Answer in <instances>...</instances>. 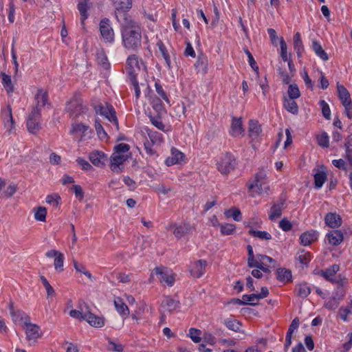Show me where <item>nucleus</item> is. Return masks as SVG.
Here are the masks:
<instances>
[{
	"label": "nucleus",
	"mask_w": 352,
	"mask_h": 352,
	"mask_svg": "<svg viewBox=\"0 0 352 352\" xmlns=\"http://www.w3.org/2000/svg\"><path fill=\"white\" fill-rule=\"evenodd\" d=\"M120 23V32L123 47L131 51L137 52L142 48V28L132 16H125Z\"/></svg>",
	"instance_id": "nucleus-1"
},
{
	"label": "nucleus",
	"mask_w": 352,
	"mask_h": 352,
	"mask_svg": "<svg viewBox=\"0 0 352 352\" xmlns=\"http://www.w3.org/2000/svg\"><path fill=\"white\" fill-rule=\"evenodd\" d=\"M91 106L97 115L105 118L115 126L116 131L118 130V120L116 112L111 104L104 101L94 100L91 102Z\"/></svg>",
	"instance_id": "nucleus-2"
},
{
	"label": "nucleus",
	"mask_w": 352,
	"mask_h": 352,
	"mask_svg": "<svg viewBox=\"0 0 352 352\" xmlns=\"http://www.w3.org/2000/svg\"><path fill=\"white\" fill-rule=\"evenodd\" d=\"M267 175L264 170H261L255 175L254 182L249 186L250 190L257 194L268 192L269 186L266 183Z\"/></svg>",
	"instance_id": "nucleus-3"
},
{
	"label": "nucleus",
	"mask_w": 352,
	"mask_h": 352,
	"mask_svg": "<svg viewBox=\"0 0 352 352\" xmlns=\"http://www.w3.org/2000/svg\"><path fill=\"white\" fill-rule=\"evenodd\" d=\"M115 8V16L119 21H124L125 16H131L127 12L132 7V0H111Z\"/></svg>",
	"instance_id": "nucleus-4"
},
{
	"label": "nucleus",
	"mask_w": 352,
	"mask_h": 352,
	"mask_svg": "<svg viewBox=\"0 0 352 352\" xmlns=\"http://www.w3.org/2000/svg\"><path fill=\"white\" fill-rule=\"evenodd\" d=\"M340 266L334 264L322 272V276L328 281L333 284L346 285L347 279L341 275H336L339 271Z\"/></svg>",
	"instance_id": "nucleus-5"
},
{
	"label": "nucleus",
	"mask_w": 352,
	"mask_h": 352,
	"mask_svg": "<svg viewBox=\"0 0 352 352\" xmlns=\"http://www.w3.org/2000/svg\"><path fill=\"white\" fill-rule=\"evenodd\" d=\"M236 166V159L230 153L223 155L217 163V168L223 175H227L233 170Z\"/></svg>",
	"instance_id": "nucleus-6"
},
{
	"label": "nucleus",
	"mask_w": 352,
	"mask_h": 352,
	"mask_svg": "<svg viewBox=\"0 0 352 352\" xmlns=\"http://www.w3.org/2000/svg\"><path fill=\"white\" fill-rule=\"evenodd\" d=\"M100 34L104 42L112 44L115 41V33L109 19H102L99 24Z\"/></svg>",
	"instance_id": "nucleus-7"
},
{
	"label": "nucleus",
	"mask_w": 352,
	"mask_h": 352,
	"mask_svg": "<svg viewBox=\"0 0 352 352\" xmlns=\"http://www.w3.org/2000/svg\"><path fill=\"white\" fill-rule=\"evenodd\" d=\"M167 230L172 231L175 236L180 239L188 234L192 232L195 228L189 223L182 224L170 223L166 227Z\"/></svg>",
	"instance_id": "nucleus-8"
},
{
	"label": "nucleus",
	"mask_w": 352,
	"mask_h": 352,
	"mask_svg": "<svg viewBox=\"0 0 352 352\" xmlns=\"http://www.w3.org/2000/svg\"><path fill=\"white\" fill-rule=\"evenodd\" d=\"M41 113L37 109H32L26 122L28 131L36 134L41 129Z\"/></svg>",
	"instance_id": "nucleus-9"
},
{
	"label": "nucleus",
	"mask_w": 352,
	"mask_h": 352,
	"mask_svg": "<svg viewBox=\"0 0 352 352\" xmlns=\"http://www.w3.org/2000/svg\"><path fill=\"white\" fill-rule=\"evenodd\" d=\"M1 118L3 120L4 128L10 134L15 129V123L12 117V108L10 105L1 111Z\"/></svg>",
	"instance_id": "nucleus-10"
},
{
	"label": "nucleus",
	"mask_w": 352,
	"mask_h": 352,
	"mask_svg": "<svg viewBox=\"0 0 352 352\" xmlns=\"http://www.w3.org/2000/svg\"><path fill=\"white\" fill-rule=\"evenodd\" d=\"M142 64L141 60L139 59L138 56L133 54L130 55L126 60V70L131 78H135L137 72L140 69V66Z\"/></svg>",
	"instance_id": "nucleus-11"
},
{
	"label": "nucleus",
	"mask_w": 352,
	"mask_h": 352,
	"mask_svg": "<svg viewBox=\"0 0 352 352\" xmlns=\"http://www.w3.org/2000/svg\"><path fill=\"white\" fill-rule=\"evenodd\" d=\"M23 329L25 331L26 338L29 342L34 343L42 336L40 327L30 322V321L23 326Z\"/></svg>",
	"instance_id": "nucleus-12"
},
{
	"label": "nucleus",
	"mask_w": 352,
	"mask_h": 352,
	"mask_svg": "<svg viewBox=\"0 0 352 352\" xmlns=\"http://www.w3.org/2000/svg\"><path fill=\"white\" fill-rule=\"evenodd\" d=\"M154 272L158 276V279L161 283H165L168 286H172L175 283V276L173 274L166 268L155 267Z\"/></svg>",
	"instance_id": "nucleus-13"
},
{
	"label": "nucleus",
	"mask_w": 352,
	"mask_h": 352,
	"mask_svg": "<svg viewBox=\"0 0 352 352\" xmlns=\"http://www.w3.org/2000/svg\"><path fill=\"white\" fill-rule=\"evenodd\" d=\"M207 263L205 260H198L190 263L189 272L194 278H200L206 272Z\"/></svg>",
	"instance_id": "nucleus-14"
},
{
	"label": "nucleus",
	"mask_w": 352,
	"mask_h": 352,
	"mask_svg": "<svg viewBox=\"0 0 352 352\" xmlns=\"http://www.w3.org/2000/svg\"><path fill=\"white\" fill-rule=\"evenodd\" d=\"M183 163H186L185 155L178 149L172 148L170 151V155L166 159L165 164L168 166H170L175 164H181Z\"/></svg>",
	"instance_id": "nucleus-15"
},
{
	"label": "nucleus",
	"mask_w": 352,
	"mask_h": 352,
	"mask_svg": "<svg viewBox=\"0 0 352 352\" xmlns=\"http://www.w3.org/2000/svg\"><path fill=\"white\" fill-rule=\"evenodd\" d=\"M126 160V155H120L113 153L111 157V170L114 173H121L122 171V166Z\"/></svg>",
	"instance_id": "nucleus-16"
},
{
	"label": "nucleus",
	"mask_w": 352,
	"mask_h": 352,
	"mask_svg": "<svg viewBox=\"0 0 352 352\" xmlns=\"http://www.w3.org/2000/svg\"><path fill=\"white\" fill-rule=\"evenodd\" d=\"M344 236L342 230L334 229L326 234V239L333 246L340 245L344 241Z\"/></svg>",
	"instance_id": "nucleus-17"
},
{
	"label": "nucleus",
	"mask_w": 352,
	"mask_h": 352,
	"mask_svg": "<svg viewBox=\"0 0 352 352\" xmlns=\"http://www.w3.org/2000/svg\"><path fill=\"white\" fill-rule=\"evenodd\" d=\"M324 220L325 224L332 229H337L342 224L341 216L336 212L327 213Z\"/></svg>",
	"instance_id": "nucleus-18"
},
{
	"label": "nucleus",
	"mask_w": 352,
	"mask_h": 352,
	"mask_svg": "<svg viewBox=\"0 0 352 352\" xmlns=\"http://www.w3.org/2000/svg\"><path fill=\"white\" fill-rule=\"evenodd\" d=\"M179 300L172 298L170 296H166L162 302L161 308L164 312L171 313L179 307Z\"/></svg>",
	"instance_id": "nucleus-19"
},
{
	"label": "nucleus",
	"mask_w": 352,
	"mask_h": 352,
	"mask_svg": "<svg viewBox=\"0 0 352 352\" xmlns=\"http://www.w3.org/2000/svg\"><path fill=\"white\" fill-rule=\"evenodd\" d=\"M47 92L42 89L38 90L36 94L35 95V106L32 109H37L38 111L41 113V108L45 107L47 103Z\"/></svg>",
	"instance_id": "nucleus-20"
},
{
	"label": "nucleus",
	"mask_w": 352,
	"mask_h": 352,
	"mask_svg": "<svg viewBox=\"0 0 352 352\" xmlns=\"http://www.w3.org/2000/svg\"><path fill=\"white\" fill-rule=\"evenodd\" d=\"M91 163L98 167H102L107 160V156L102 151H94L90 153L89 156Z\"/></svg>",
	"instance_id": "nucleus-21"
},
{
	"label": "nucleus",
	"mask_w": 352,
	"mask_h": 352,
	"mask_svg": "<svg viewBox=\"0 0 352 352\" xmlns=\"http://www.w3.org/2000/svg\"><path fill=\"white\" fill-rule=\"evenodd\" d=\"M318 232L311 230L302 233L300 236V243L304 246L309 245L318 239Z\"/></svg>",
	"instance_id": "nucleus-22"
},
{
	"label": "nucleus",
	"mask_w": 352,
	"mask_h": 352,
	"mask_svg": "<svg viewBox=\"0 0 352 352\" xmlns=\"http://www.w3.org/2000/svg\"><path fill=\"white\" fill-rule=\"evenodd\" d=\"M85 320H86L90 325L94 327H102L104 325V318L93 314L87 311L85 314Z\"/></svg>",
	"instance_id": "nucleus-23"
},
{
	"label": "nucleus",
	"mask_w": 352,
	"mask_h": 352,
	"mask_svg": "<svg viewBox=\"0 0 352 352\" xmlns=\"http://www.w3.org/2000/svg\"><path fill=\"white\" fill-rule=\"evenodd\" d=\"M10 314L14 322L23 323V326L30 321V317L25 312L21 310L14 311L12 307Z\"/></svg>",
	"instance_id": "nucleus-24"
},
{
	"label": "nucleus",
	"mask_w": 352,
	"mask_h": 352,
	"mask_svg": "<svg viewBox=\"0 0 352 352\" xmlns=\"http://www.w3.org/2000/svg\"><path fill=\"white\" fill-rule=\"evenodd\" d=\"M284 204V199H280L278 203L273 204L269 213V219L270 220L273 221L281 216Z\"/></svg>",
	"instance_id": "nucleus-25"
},
{
	"label": "nucleus",
	"mask_w": 352,
	"mask_h": 352,
	"mask_svg": "<svg viewBox=\"0 0 352 352\" xmlns=\"http://www.w3.org/2000/svg\"><path fill=\"white\" fill-rule=\"evenodd\" d=\"M90 8L89 0H80L78 3V10L81 16V24L85 25V21L88 18L87 10Z\"/></svg>",
	"instance_id": "nucleus-26"
},
{
	"label": "nucleus",
	"mask_w": 352,
	"mask_h": 352,
	"mask_svg": "<svg viewBox=\"0 0 352 352\" xmlns=\"http://www.w3.org/2000/svg\"><path fill=\"white\" fill-rule=\"evenodd\" d=\"M114 305L116 311L122 316L126 317L129 314V309L121 298H116L114 299Z\"/></svg>",
	"instance_id": "nucleus-27"
},
{
	"label": "nucleus",
	"mask_w": 352,
	"mask_h": 352,
	"mask_svg": "<svg viewBox=\"0 0 352 352\" xmlns=\"http://www.w3.org/2000/svg\"><path fill=\"white\" fill-rule=\"evenodd\" d=\"M243 129L242 127V121L241 118L232 119L231 124L230 134L232 136L236 137L241 135L243 133Z\"/></svg>",
	"instance_id": "nucleus-28"
},
{
	"label": "nucleus",
	"mask_w": 352,
	"mask_h": 352,
	"mask_svg": "<svg viewBox=\"0 0 352 352\" xmlns=\"http://www.w3.org/2000/svg\"><path fill=\"white\" fill-rule=\"evenodd\" d=\"M294 100L285 96L283 98V107L289 113L296 115L298 113V106Z\"/></svg>",
	"instance_id": "nucleus-29"
},
{
	"label": "nucleus",
	"mask_w": 352,
	"mask_h": 352,
	"mask_svg": "<svg viewBox=\"0 0 352 352\" xmlns=\"http://www.w3.org/2000/svg\"><path fill=\"white\" fill-rule=\"evenodd\" d=\"M261 133V128L260 124L257 121L250 120L249 122V135L252 139L254 140L258 137L259 134Z\"/></svg>",
	"instance_id": "nucleus-30"
},
{
	"label": "nucleus",
	"mask_w": 352,
	"mask_h": 352,
	"mask_svg": "<svg viewBox=\"0 0 352 352\" xmlns=\"http://www.w3.org/2000/svg\"><path fill=\"white\" fill-rule=\"evenodd\" d=\"M277 279L284 283L292 280V272L285 268H279L276 271Z\"/></svg>",
	"instance_id": "nucleus-31"
},
{
	"label": "nucleus",
	"mask_w": 352,
	"mask_h": 352,
	"mask_svg": "<svg viewBox=\"0 0 352 352\" xmlns=\"http://www.w3.org/2000/svg\"><path fill=\"white\" fill-rule=\"evenodd\" d=\"M151 142L153 144H161L164 142L163 135L157 131H153L149 129H146Z\"/></svg>",
	"instance_id": "nucleus-32"
},
{
	"label": "nucleus",
	"mask_w": 352,
	"mask_h": 352,
	"mask_svg": "<svg viewBox=\"0 0 352 352\" xmlns=\"http://www.w3.org/2000/svg\"><path fill=\"white\" fill-rule=\"evenodd\" d=\"M294 47L297 53L298 57H300L304 51V47L299 32H296L294 36Z\"/></svg>",
	"instance_id": "nucleus-33"
},
{
	"label": "nucleus",
	"mask_w": 352,
	"mask_h": 352,
	"mask_svg": "<svg viewBox=\"0 0 352 352\" xmlns=\"http://www.w3.org/2000/svg\"><path fill=\"white\" fill-rule=\"evenodd\" d=\"M312 49L316 54L322 60L326 61L329 59V56L325 51L322 49L321 45L316 41L312 42Z\"/></svg>",
	"instance_id": "nucleus-34"
},
{
	"label": "nucleus",
	"mask_w": 352,
	"mask_h": 352,
	"mask_svg": "<svg viewBox=\"0 0 352 352\" xmlns=\"http://www.w3.org/2000/svg\"><path fill=\"white\" fill-rule=\"evenodd\" d=\"M198 72L206 73L208 70V58L204 56H199L195 64Z\"/></svg>",
	"instance_id": "nucleus-35"
},
{
	"label": "nucleus",
	"mask_w": 352,
	"mask_h": 352,
	"mask_svg": "<svg viewBox=\"0 0 352 352\" xmlns=\"http://www.w3.org/2000/svg\"><path fill=\"white\" fill-rule=\"evenodd\" d=\"M295 291L298 296L303 298H306L311 293V289L307 283L297 285Z\"/></svg>",
	"instance_id": "nucleus-36"
},
{
	"label": "nucleus",
	"mask_w": 352,
	"mask_h": 352,
	"mask_svg": "<svg viewBox=\"0 0 352 352\" xmlns=\"http://www.w3.org/2000/svg\"><path fill=\"white\" fill-rule=\"evenodd\" d=\"M157 46L158 47L159 51L160 52L162 57L164 58L167 67L168 68H170V58L168 53L166 46L161 40L157 41Z\"/></svg>",
	"instance_id": "nucleus-37"
},
{
	"label": "nucleus",
	"mask_w": 352,
	"mask_h": 352,
	"mask_svg": "<svg viewBox=\"0 0 352 352\" xmlns=\"http://www.w3.org/2000/svg\"><path fill=\"white\" fill-rule=\"evenodd\" d=\"M296 258L302 265L307 266L311 260V254L310 252L302 250L298 252Z\"/></svg>",
	"instance_id": "nucleus-38"
},
{
	"label": "nucleus",
	"mask_w": 352,
	"mask_h": 352,
	"mask_svg": "<svg viewBox=\"0 0 352 352\" xmlns=\"http://www.w3.org/2000/svg\"><path fill=\"white\" fill-rule=\"evenodd\" d=\"M337 287L333 292V297L339 302L344 298L346 295L345 285L336 284Z\"/></svg>",
	"instance_id": "nucleus-39"
},
{
	"label": "nucleus",
	"mask_w": 352,
	"mask_h": 352,
	"mask_svg": "<svg viewBox=\"0 0 352 352\" xmlns=\"http://www.w3.org/2000/svg\"><path fill=\"white\" fill-rule=\"evenodd\" d=\"M327 179L325 172L320 171L314 175V183L317 188H321Z\"/></svg>",
	"instance_id": "nucleus-40"
},
{
	"label": "nucleus",
	"mask_w": 352,
	"mask_h": 352,
	"mask_svg": "<svg viewBox=\"0 0 352 352\" xmlns=\"http://www.w3.org/2000/svg\"><path fill=\"white\" fill-rule=\"evenodd\" d=\"M224 214L226 218H232L236 221H240L242 219L240 210L235 208L226 210Z\"/></svg>",
	"instance_id": "nucleus-41"
},
{
	"label": "nucleus",
	"mask_w": 352,
	"mask_h": 352,
	"mask_svg": "<svg viewBox=\"0 0 352 352\" xmlns=\"http://www.w3.org/2000/svg\"><path fill=\"white\" fill-rule=\"evenodd\" d=\"M248 233L250 235L261 239L270 240L272 239V235L266 231L250 230Z\"/></svg>",
	"instance_id": "nucleus-42"
},
{
	"label": "nucleus",
	"mask_w": 352,
	"mask_h": 352,
	"mask_svg": "<svg viewBox=\"0 0 352 352\" xmlns=\"http://www.w3.org/2000/svg\"><path fill=\"white\" fill-rule=\"evenodd\" d=\"M224 324L230 330L234 331H239L241 327L240 322L236 319H227Z\"/></svg>",
	"instance_id": "nucleus-43"
},
{
	"label": "nucleus",
	"mask_w": 352,
	"mask_h": 352,
	"mask_svg": "<svg viewBox=\"0 0 352 352\" xmlns=\"http://www.w3.org/2000/svg\"><path fill=\"white\" fill-rule=\"evenodd\" d=\"M288 97L289 99H297L300 96V92L298 87L296 84L290 85L287 90Z\"/></svg>",
	"instance_id": "nucleus-44"
},
{
	"label": "nucleus",
	"mask_w": 352,
	"mask_h": 352,
	"mask_svg": "<svg viewBox=\"0 0 352 352\" xmlns=\"http://www.w3.org/2000/svg\"><path fill=\"white\" fill-rule=\"evenodd\" d=\"M2 84L8 93H12L14 91V86L12 83L11 77L6 74H2Z\"/></svg>",
	"instance_id": "nucleus-45"
},
{
	"label": "nucleus",
	"mask_w": 352,
	"mask_h": 352,
	"mask_svg": "<svg viewBox=\"0 0 352 352\" xmlns=\"http://www.w3.org/2000/svg\"><path fill=\"white\" fill-rule=\"evenodd\" d=\"M95 129H96L97 135L100 140H104L107 138V133L104 131L103 126H102V124L98 119H96L95 120Z\"/></svg>",
	"instance_id": "nucleus-46"
},
{
	"label": "nucleus",
	"mask_w": 352,
	"mask_h": 352,
	"mask_svg": "<svg viewBox=\"0 0 352 352\" xmlns=\"http://www.w3.org/2000/svg\"><path fill=\"white\" fill-rule=\"evenodd\" d=\"M201 331L195 328H190L188 336L195 343H199L201 340Z\"/></svg>",
	"instance_id": "nucleus-47"
},
{
	"label": "nucleus",
	"mask_w": 352,
	"mask_h": 352,
	"mask_svg": "<svg viewBox=\"0 0 352 352\" xmlns=\"http://www.w3.org/2000/svg\"><path fill=\"white\" fill-rule=\"evenodd\" d=\"M220 229L221 234L230 235L235 231L236 226L234 224L225 223L221 225Z\"/></svg>",
	"instance_id": "nucleus-48"
},
{
	"label": "nucleus",
	"mask_w": 352,
	"mask_h": 352,
	"mask_svg": "<svg viewBox=\"0 0 352 352\" xmlns=\"http://www.w3.org/2000/svg\"><path fill=\"white\" fill-rule=\"evenodd\" d=\"M47 215V210L45 207L40 206L37 208L35 214L34 218L36 220L39 221H45Z\"/></svg>",
	"instance_id": "nucleus-49"
},
{
	"label": "nucleus",
	"mask_w": 352,
	"mask_h": 352,
	"mask_svg": "<svg viewBox=\"0 0 352 352\" xmlns=\"http://www.w3.org/2000/svg\"><path fill=\"white\" fill-rule=\"evenodd\" d=\"M242 299L244 300L245 304H250V305H257L256 302L254 301H258L260 300L258 297V295L256 294H244L242 296Z\"/></svg>",
	"instance_id": "nucleus-50"
},
{
	"label": "nucleus",
	"mask_w": 352,
	"mask_h": 352,
	"mask_svg": "<svg viewBox=\"0 0 352 352\" xmlns=\"http://www.w3.org/2000/svg\"><path fill=\"white\" fill-rule=\"evenodd\" d=\"M317 141L318 144L323 148H327L329 145V138L325 132L317 136Z\"/></svg>",
	"instance_id": "nucleus-51"
},
{
	"label": "nucleus",
	"mask_w": 352,
	"mask_h": 352,
	"mask_svg": "<svg viewBox=\"0 0 352 352\" xmlns=\"http://www.w3.org/2000/svg\"><path fill=\"white\" fill-rule=\"evenodd\" d=\"M60 197L57 194L49 195L46 197V202L54 208H57L59 205Z\"/></svg>",
	"instance_id": "nucleus-52"
},
{
	"label": "nucleus",
	"mask_w": 352,
	"mask_h": 352,
	"mask_svg": "<svg viewBox=\"0 0 352 352\" xmlns=\"http://www.w3.org/2000/svg\"><path fill=\"white\" fill-rule=\"evenodd\" d=\"M64 255L61 252L54 258V268L58 272L63 271Z\"/></svg>",
	"instance_id": "nucleus-53"
},
{
	"label": "nucleus",
	"mask_w": 352,
	"mask_h": 352,
	"mask_svg": "<svg viewBox=\"0 0 352 352\" xmlns=\"http://www.w3.org/2000/svg\"><path fill=\"white\" fill-rule=\"evenodd\" d=\"M320 107L322 109V116L327 119H331V110L329 104L324 100H320L319 102Z\"/></svg>",
	"instance_id": "nucleus-54"
},
{
	"label": "nucleus",
	"mask_w": 352,
	"mask_h": 352,
	"mask_svg": "<svg viewBox=\"0 0 352 352\" xmlns=\"http://www.w3.org/2000/svg\"><path fill=\"white\" fill-rule=\"evenodd\" d=\"M41 280L44 287L45 288L47 296L50 297V296H54L55 291L53 289V287L51 286V285L50 284V283L48 282L47 278L45 276H41Z\"/></svg>",
	"instance_id": "nucleus-55"
},
{
	"label": "nucleus",
	"mask_w": 352,
	"mask_h": 352,
	"mask_svg": "<svg viewBox=\"0 0 352 352\" xmlns=\"http://www.w3.org/2000/svg\"><path fill=\"white\" fill-rule=\"evenodd\" d=\"M337 89L340 100L351 98L349 92L343 85L338 83Z\"/></svg>",
	"instance_id": "nucleus-56"
},
{
	"label": "nucleus",
	"mask_w": 352,
	"mask_h": 352,
	"mask_svg": "<svg viewBox=\"0 0 352 352\" xmlns=\"http://www.w3.org/2000/svg\"><path fill=\"white\" fill-rule=\"evenodd\" d=\"M150 120L153 125H154L158 129L165 131V125L162 122V118L160 117H150Z\"/></svg>",
	"instance_id": "nucleus-57"
},
{
	"label": "nucleus",
	"mask_w": 352,
	"mask_h": 352,
	"mask_svg": "<svg viewBox=\"0 0 352 352\" xmlns=\"http://www.w3.org/2000/svg\"><path fill=\"white\" fill-rule=\"evenodd\" d=\"M130 149V146L127 144L120 143L115 146L114 153L120 155H125Z\"/></svg>",
	"instance_id": "nucleus-58"
},
{
	"label": "nucleus",
	"mask_w": 352,
	"mask_h": 352,
	"mask_svg": "<svg viewBox=\"0 0 352 352\" xmlns=\"http://www.w3.org/2000/svg\"><path fill=\"white\" fill-rule=\"evenodd\" d=\"M280 56L283 61H287L288 60V56H287V43L283 39V38H281L280 40Z\"/></svg>",
	"instance_id": "nucleus-59"
},
{
	"label": "nucleus",
	"mask_w": 352,
	"mask_h": 352,
	"mask_svg": "<svg viewBox=\"0 0 352 352\" xmlns=\"http://www.w3.org/2000/svg\"><path fill=\"white\" fill-rule=\"evenodd\" d=\"M351 314V309L346 307L342 306L338 310L339 316L344 322H347L349 320L348 316Z\"/></svg>",
	"instance_id": "nucleus-60"
},
{
	"label": "nucleus",
	"mask_w": 352,
	"mask_h": 352,
	"mask_svg": "<svg viewBox=\"0 0 352 352\" xmlns=\"http://www.w3.org/2000/svg\"><path fill=\"white\" fill-rule=\"evenodd\" d=\"M98 63L102 66L103 68L107 69L109 64L107 58L103 52L97 53Z\"/></svg>",
	"instance_id": "nucleus-61"
},
{
	"label": "nucleus",
	"mask_w": 352,
	"mask_h": 352,
	"mask_svg": "<svg viewBox=\"0 0 352 352\" xmlns=\"http://www.w3.org/2000/svg\"><path fill=\"white\" fill-rule=\"evenodd\" d=\"M339 302L332 296L329 300L324 302V307L329 310L336 309L338 305Z\"/></svg>",
	"instance_id": "nucleus-62"
},
{
	"label": "nucleus",
	"mask_w": 352,
	"mask_h": 352,
	"mask_svg": "<svg viewBox=\"0 0 352 352\" xmlns=\"http://www.w3.org/2000/svg\"><path fill=\"white\" fill-rule=\"evenodd\" d=\"M156 92L157 94L163 99L167 103H169V99L166 94V92L164 91L162 85L159 82H155V84Z\"/></svg>",
	"instance_id": "nucleus-63"
},
{
	"label": "nucleus",
	"mask_w": 352,
	"mask_h": 352,
	"mask_svg": "<svg viewBox=\"0 0 352 352\" xmlns=\"http://www.w3.org/2000/svg\"><path fill=\"white\" fill-rule=\"evenodd\" d=\"M76 162L84 170H89L93 168L92 166L87 161L81 157H78L76 160Z\"/></svg>",
	"instance_id": "nucleus-64"
}]
</instances>
